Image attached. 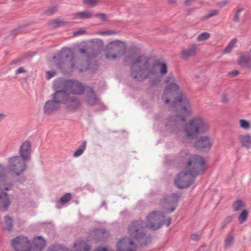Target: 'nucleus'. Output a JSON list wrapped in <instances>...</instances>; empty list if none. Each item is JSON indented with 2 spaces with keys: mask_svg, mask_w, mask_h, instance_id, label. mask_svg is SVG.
<instances>
[{
  "mask_svg": "<svg viewBox=\"0 0 251 251\" xmlns=\"http://www.w3.org/2000/svg\"><path fill=\"white\" fill-rule=\"evenodd\" d=\"M27 161L19 155H15L8 159L7 167L0 164V202L4 211L7 210L10 204L8 195L4 191L10 190L13 185L7 180V171L8 170L13 176H19L16 181L23 183L26 179L22 173L26 170Z\"/></svg>",
  "mask_w": 251,
  "mask_h": 251,
  "instance_id": "nucleus-1",
  "label": "nucleus"
},
{
  "mask_svg": "<svg viewBox=\"0 0 251 251\" xmlns=\"http://www.w3.org/2000/svg\"><path fill=\"white\" fill-rule=\"evenodd\" d=\"M150 60L151 57L145 55H139L134 59L133 55L129 54L124 58L125 62L131 63L129 70L131 77L138 82L146 80L151 75H159V68L161 75H164L167 73L168 68L165 63L155 60L150 68Z\"/></svg>",
  "mask_w": 251,
  "mask_h": 251,
  "instance_id": "nucleus-2",
  "label": "nucleus"
},
{
  "mask_svg": "<svg viewBox=\"0 0 251 251\" xmlns=\"http://www.w3.org/2000/svg\"><path fill=\"white\" fill-rule=\"evenodd\" d=\"M209 129V125L203 119L200 117L193 118L185 124L183 128L186 138L195 139L193 147L201 152L208 151L212 145V142L209 136L199 137L200 135L207 132Z\"/></svg>",
  "mask_w": 251,
  "mask_h": 251,
  "instance_id": "nucleus-3",
  "label": "nucleus"
},
{
  "mask_svg": "<svg viewBox=\"0 0 251 251\" xmlns=\"http://www.w3.org/2000/svg\"><path fill=\"white\" fill-rule=\"evenodd\" d=\"M145 224L143 221H135L132 223L128 228L130 238L128 239L126 244V239H122L117 244L116 247L118 251H136L138 246L143 247L147 246L151 242V237L147 235L144 231Z\"/></svg>",
  "mask_w": 251,
  "mask_h": 251,
  "instance_id": "nucleus-4",
  "label": "nucleus"
},
{
  "mask_svg": "<svg viewBox=\"0 0 251 251\" xmlns=\"http://www.w3.org/2000/svg\"><path fill=\"white\" fill-rule=\"evenodd\" d=\"M171 106L181 115L168 117L165 126L172 133H177L179 130L181 123L185 122L186 117L191 114L190 104L186 97L180 94L175 98Z\"/></svg>",
  "mask_w": 251,
  "mask_h": 251,
  "instance_id": "nucleus-5",
  "label": "nucleus"
},
{
  "mask_svg": "<svg viewBox=\"0 0 251 251\" xmlns=\"http://www.w3.org/2000/svg\"><path fill=\"white\" fill-rule=\"evenodd\" d=\"M180 161L186 164V168L193 176L202 175L206 169V161L202 156L192 155L185 151L179 153Z\"/></svg>",
  "mask_w": 251,
  "mask_h": 251,
  "instance_id": "nucleus-6",
  "label": "nucleus"
},
{
  "mask_svg": "<svg viewBox=\"0 0 251 251\" xmlns=\"http://www.w3.org/2000/svg\"><path fill=\"white\" fill-rule=\"evenodd\" d=\"M52 59L55 60L57 67L65 73L72 72L75 67L74 55L69 49L62 48L57 56L53 55Z\"/></svg>",
  "mask_w": 251,
  "mask_h": 251,
  "instance_id": "nucleus-7",
  "label": "nucleus"
},
{
  "mask_svg": "<svg viewBox=\"0 0 251 251\" xmlns=\"http://www.w3.org/2000/svg\"><path fill=\"white\" fill-rule=\"evenodd\" d=\"M126 51V44L123 41L115 40L108 44L105 49V56L110 60L124 55Z\"/></svg>",
  "mask_w": 251,
  "mask_h": 251,
  "instance_id": "nucleus-8",
  "label": "nucleus"
},
{
  "mask_svg": "<svg viewBox=\"0 0 251 251\" xmlns=\"http://www.w3.org/2000/svg\"><path fill=\"white\" fill-rule=\"evenodd\" d=\"M181 196V194L179 192L165 194L159 200V204L164 209L166 212H173L177 207Z\"/></svg>",
  "mask_w": 251,
  "mask_h": 251,
  "instance_id": "nucleus-9",
  "label": "nucleus"
},
{
  "mask_svg": "<svg viewBox=\"0 0 251 251\" xmlns=\"http://www.w3.org/2000/svg\"><path fill=\"white\" fill-rule=\"evenodd\" d=\"M57 87L64 88L70 94L82 95L87 87L75 79H65L58 81Z\"/></svg>",
  "mask_w": 251,
  "mask_h": 251,
  "instance_id": "nucleus-10",
  "label": "nucleus"
},
{
  "mask_svg": "<svg viewBox=\"0 0 251 251\" xmlns=\"http://www.w3.org/2000/svg\"><path fill=\"white\" fill-rule=\"evenodd\" d=\"M164 218L165 215L163 212L158 210L153 211L147 217V224L145 223V227L147 226L152 231L156 230L162 226Z\"/></svg>",
  "mask_w": 251,
  "mask_h": 251,
  "instance_id": "nucleus-11",
  "label": "nucleus"
},
{
  "mask_svg": "<svg viewBox=\"0 0 251 251\" xmlns=\"http://www.w3.org/2000/svg\"><path fill=\"white\" fill-rule=\"evenodd\" d=\"M195 177L196 176H193L188 170L182 171L176 176L175 184L180 189L187 188L194 182Z\"/></svg>",
  "mask_w": 251,
  "mask_h": 251,
  "instance_id": "nucleus-12",
  "label": "nucleus"
},
{
  "mask_svg": "<svg viewBox=\"0 0 251 251\" xmlns=\"http://www.w3.org/2000/svg\"><path fill=\"white\" fill-rule=\"evenodd\" d=\"M11 246L15 251H31L32 248V243L24 235H19L13 239Z\"/></svg>",
  "mask_w": 251,
  "mask_h": 251,
  "instance_id": "nucleus-13",
  "label": "nucleus"
},
{
  "mask_svg": "<svg viewBox=\"0 0 251 251\" xmlns=\"http://www.w3.org/2000/svg\"><path fill=\"white\" fill-rule=\"evenodd\" d=\"M56 88L58 86V81L56 82ZM61 90H56L52 95V99L56 102L59 105L60 104H65L67 99L68 98L70 94L64 88H61Z\"/></svg>",
  "mask_w": 251,
  "mask_h": 251,
  "instance_id": "nucleus-14",
  "label": "nucleus"
},
{
  "mask_svg": "<svg viewBox=\"0 0 251 251\" xmlns=\"http://www.w3.org/2000/svg\"><path fill=\"white\" fill-rule=\"evenodd\" d=\"M100 51V48L97 45H92L87 49L80 48L79 52L81 54H86L88 59L95 58L99 55Z\"/></svg>",
  "mask_w": 251,
  "mask_h": 251,
  "instance_id": "nucleus-15",
  "label": "nucleus"
},
{
  "mask_svg": "<svg viewBox=\"0 0 251 251\" xmlns=\"http://www.w3.org/2000/svg\"><path fill=\"white\" fill-rule=\"evenodd\" d=\"M64 105L66 106L67 109L71 111H74L77 110L81 106V102L79 98L69 95Z\"/></svg>",
  "mask_w": 251,
  "mask_h": 251,
  "instance_id": "nucleus-16",
  "label": "nucleus"
},
{
  "mask_svg": "<svg viewBox=\"0 0 251 251\" xmlns=\"http://www.w3.org/2000/svg\"><path fill=\"white\" fill-rule=\"evenodd\" d=\"M86 92V101L89 105L94 106L99 102L100 99L97 97L93 87L87 86Z\"/></svg>",
  "mask_w": 251,
  "mask_h": 251,
  "instance_id": "nucleus-17",
  "label": "nucleus"
},
{
  "mask_svg": "<svg viewBox=\"0 0 251 251\" xmlns=\"http://www.w3.org/2000/svg\"><path fill=\"white\" fill-rule=\"evenodd\" d=\"M31 143L29 141H25L20 146L19 150L20 155L19 156L26 160H29L31 158Z\"/></svg>",
  "mask_w": 251,
  "mask_h": 251,
  "instance_id": "nucleus-18",
  "label": "nucleus"
},
{
  "mask_svg": "<svg viewBox=\"0 0 251 251\" xmlns=\"http://www.w3.org/2000/svg\"><path fill=\"white\" fill-rule=\"evenodd\" d=\"M60 108V106L52 99L45 102L43 107L44 113L47 115H50L59 110Z\"/></svg>",
  "mask_w": 251,
  "mask_h": 251,
  "instance_id": "nucleus-19",
  "label": "nucleus"
},
{
  "mask_svg": "<svg viewBox=\"0 0 251 251\" xmlns=\"http://www.w3.org/2000/svg\"><path fill=\"white\" fill-rule=\"evenodd\" d=\"M179 89V86L175 82L167 84L165 87L164 91L162 96V99L164 100L165 104H168L170 100L169 98L170 95L173 91H176Z\"/></svg>",
  "mask_w": 251,
  "mask_h": 251,
  "instance_id": "nucleus-20",
  "label": "nucleus"
},
{
  "mask_svg": "<svg viewBox=\"0 0 251 251\" xmlns=\"http://www.w3.org/2000/svg\"><path fill=\"white\" fill-rule=\"evenodd\" d=\"M237 61L239 65L251 70V55L249 52L241 54L238 57Z\"/></svg>",
  "mask_w": 251,
  "mask_h": 251,
  "instance_id": "nucleus-21",
  "label": "nucleus"
},
{
  "mask_svg": "<svg viewBox=\"0 0 251 251\" xmlns=\"http://www.w3.org/2000/svg\"><path fill=\"white\" fill-rule=\"evenodd\" d=\"M46 245V241L42 236L35 237L32 243L33 251H42Z\"/></svg>",
  "mask_w": 251,
  "mask_h": 251,
  "instance_id": "nucleus-22",
  "label": "nucleus"
},
{
  "mask_svg": "<svg viewBox=\"0 0 251 251\" xmlns=\"http://www.w3.org/2000/svg\"><path fill=\"white\" fill-rule=\"evenodd\" d=\"M198 46L196 44H192L189 48L183 50L181 51V56L184 59H187L195 55L197 50Z\"/></svg>",
  "mask_w": 251,
  "mask_h": 251,
  "instance_id": "nucleus-23",
  "label": "nucleus"
},
{
  "mask_svg": "<svg viewBox=\"0 0 251 251\" xmlns=\"http://www.w3.org/2000/svg\"><path fill=\"white\" fill-rule=\"evenodd\" d=\"M74 247L75 251H90V247L84 241H79L76 243Z\"/></svg>",
  "mask_w": 251,
  "mask_h": 251,
  "instance_id": "nucleus-24",
  "label": "nucleus"
},
{
  "mask_svg": "<svg viewBox=\"0 0 251 251\" xmlns=\"http://www.w3.org/2000/svg\"><path fill=\"white\" fill-rule=\"evenodd\" d=\"M240 140L242 147L246 148L251 147V136L248 134L240 135Z\"/></svg>",
  "mask_w": 251,
  "mask_h": 251,
  "instance_id": "nucleus-25",
  "label": "nucleus"
},
{
  "mask_svg": "<svg viewBox=\"0 0 251 251\" xmlns=\"http://www.w3.org/2000/svg\"><path fill=\"white\" fill-rule=\"evenodd\" d=\"M93 15L92 12L83 11L75 13L74 18L75 19H87L91 18Z\"/></svg>",
  "mask_w": 251,
  "mask_h": 251,
  "instance_id": "nucleus-26",
  "label": "nucleus"
},
{
  "mask_svg": "<svg viewBox=\"0 0 251 251\" xmlns=\"http://www.w3.org/2000/svg\"><path fill=\"white\" fill-rule=\"evenodd\" d=\"M29 24H23L21 25L18 26L17 28L14 29L11 31L10 33V36L13 35L14 37L15 36L18 34L22 33L24 32V29L26 27H27L28 25H29Z\"/></svg>",
  "mask_w": 251,
  "mask_h": 251,
  "instance_id": "nucleus-27",
  "label": "nucleus"
},
{
  "mask_svg": "<svg viewBox=\"0 0 251 251\" xmlns=\"http://www.w3.org/2000/svg\"><path fill=\"white\" fill-rule=\"evenodd\" d=\"M154 76V77L153 78L150 79L149 80L150 86L151 87L157 86L161 81L162 76L160 75H156Z\"/></svg>",
  "mask_w": 251,
  "mask_h": 251,
  "instance_id": "nucleus-28",
  "label": "nucleus"
},
{
  "mask_svg": "<svg viewBox=\"0 0 251 251\" xmlns=\"http://www.w3.org/2000/svg\"><path fill=\"white\" fill-rule=\"evenodd\" d=\"M33 56L32 53L29 52L26 53L22 54L19 57L14 59L11 62L12 64H15L20 63L24 59H25L28 57H31Z\"/></svg>",
  "mask_w": 251,
  "mask_h": 251,
  "instance_id": "nucleus-29",
  "label": "nucleus"
},
{
  "mask_svg": "<svg viewBox=\"0 0 251 251\" xmlns=\"http://www.w3.org/2000/svg\"><path fill=\"white\" fill-rule=\"evenodd\" d=\"M248 215L249 212L247 210L244 209L242 211L238 217V220L240 224H243L247 221Z\"/></svg>",
  "mask_w": 251,
  "mask_h": 251,
  "instance_id": "nucleus-30",
  "label": "nucleus"
},
{
  "mask_svg": "<svg viewBox=\"0 0 251 251\" xmlns=\"http://www.w3.org/2000/svg\"><path fill=\"white\" fill-rule=\"evenodd\" d=\"M4 223L5 225V229L9 231H11L13 227L12 219L8 216H5L4 218Z\"/></svg>",
  "mask_w": 251,
  "mask_h": 251,
  "instance_id": "nucleus-31",
  "label": "nucleus"
},
{
  "mask_svg": "<svg viewBox=\"0 0 251 251\" xmlns=\"http://www.w3.org/2000/svg\"><path fill=\"white\" fill-rule=\"evenodd\" d=\"M86 146V141H83L82 143L80 146H79L78 148L76 150V151L74 153V156L78 157L82 154V153L84 151Z\"/></svg>",
  "mask_w": 251,
  "mask_h": 251,
  "instance_id": "nucleus-32",
  "label": "nucleus"
},
{
  "mask_svg": "<svg viewBox=\"0 0 251 251\" xmlns=\"http://www.w3.org/2000/svg\"><path fill=\"white\" fill-rule=\"evenodd\" d=\"M65 23L63 20L61 19H55L51 21L49 23V25L54 28H57L62 26Z\"/></svg>",
  "mask_w": 251,
  "mask_h": 251,
  "instance_id": "nucleus-33",
  "label": "nucleus"
},
{
  "mask_svg": "<svg viewBox=\"0 0 251 251\" xmlns=\"http://www.w3.org/2000/svg\"><path fill=\"white\" fill-rule=\"evenodd\" d=\"M72 195L70 193H66L62 196L58 202V203L61 204H65L66 203L68 202L71 200Z\"/></svg>",
  "mask_w": 251,
  "mask_h": 251,
  "instance_id": "nucleus-34",
  "label": "nucleus"
},
{
  "mask_svg": "<svg viewBox=\"0 0 251 251\" xmlns=\"http://www.w3.org/2000/svg\"><path fill=\"white\" fill-rule=\"evenodd\" d=\"M48 251H69V249L60 245H53L50 247Z\"/></svg>",
  "mask_w": 251,
  "mask_h": 251,
  "instance_id": "nucleus-35",
  "label": "nucleus"
},
{
  "mask_svg": "<svg viewBox=\"0 0 251 251\" xmlns=\"http://www.w3.org/2000/svg\"><path fill=\"white\" fill-rule=\"evenodd\" d=\"M244 206V204L241 200L235 201L232 204V207L234 211L240 210Z\"/></svg>",
  "mask_w": 251,
  "mask_h": 251,
  "instance_id": "nucleus-36",
  "label": "nucleus"
},
{
  "mask_svg": "<svg viewBox=\"0 0 251 251\" xmlns=\"http://www.w3.org/2000/svg\"><path fill=\"white\" fill-rule=\"evenodd\" d=\"M240 126L244 129H249L251 128V124L250 122L245 119H241L239 121Z\"/></svg>",
  "mask_w": 251,
  "mask_h": 251,
  "instance_id": "nucleus-37",
  "label": "nucleus"
},
{
  "mask_svg": "<svg viewBox=\"0 0 251 251\" xmlns=\"http://www.w3.org/2000/svg\"><path fill=\"white\" fill-rule=\"evenodd\" d=\"M210 36V34L208 32H202L200 34L197 38L198 41H205L209 39Z\"/></svg>",
  "mask_w": 251,
  "mask_h": 251,
  "instance_id": "nucleus-38",
  "label": "nucleus"
},
{
  "mask_svg": "<svg viewBox=\"0 0 251 251\" xmlns=\"http://www.w3.org/2000/svg\"><path fill=\"white\" fill-rule=\"evenodd\" d=\"M218 13H219V11L218 10H212L208 14L203 16L202 17V20H205L208 19L212 17L217 15L218 14Z\"/></svg>",
  "mask_w": 251,
  "mask_h": 251,
  "instance_id": "nucleus-39",
  "label": "nucleus"
},
{
  "mask_svg": "<svg viewBox=\"0 0 251 251\" xmlns=\"http://www.w3.org/2000/svg\"><path fill=\"white\" fill-rule=\"evenodd\" d=\"M233 218V216H227L224 220L223 223H222L221 226L220 227L221 230H223L225 226L228 225L229 223H230Z\"/></svg>",
  "mask_w": 251,
  "mask_h": 251,
  "instance_id": "nucleus-40",
  "label": "nucleus"
},
{
  "mask_svg": "<svg viewBox=\"0 0 251 251\" xmlns=\"http://www.w3.org/2000/svg\"><path fill=\"white\" fill-rule=\"evenodd\" d=\"M245 9V8L243 7H240L237 9V10L236 11L234 17H233V21L236 23H238L239 22V17L240 15V13L241 11H243Z\"/></svg>",
  "mask_w": 251,
  "mask_h": 251,
  "instance_id": "nucleus-41",
  "label": "nucleus"
},
{
  "mask_svg": "<svg viewBox=\"0 0 251 251\" xmlns=\"http://www.w3.org/2000/svg\"><path fill=\"white\" fill-rule=\"evenodd\" d=\"M57 7L56 6H52L51 7L46 10L44 12V14L50 16L53 14L55 12L57 11Z\"/></svg>",
  "mask_w": 251,
  "mask_h": 251,
  "instance_id": "nucleus-42",
  "label": "nucleus"
},
{
  "mask_svg": "<svg viewBox=\"0 0 251 251\" xmlns=\"http://www.w3.org/2000/svg\"><path fill=\"white\" fill-rule=\"evenodd\" d=\"M175 80L176 79L174 75L172 73H170L165 80V83L168 84L171 83L175 82Z\"/></svg>",
  "mask_w": 251,
  "mask_h": 251,
  "instance_id": "nucleus-43",
  "label": "nucleus"
},
{
  "mask_svg": "<svg viewBox=\"0 0 251 251\" xmlns=\"http://www.w3.org/2000/svg\"><path fill=\"white\" fill-rule=\"evenodd\" d=\"M83 2L90 6H95L98 3L97 0H83Z\"/></svg>",
  "mask_w": 251,
  "mask_h": 251,
  "instance_id": "nucleus-44",
  "label": "nucleus"
},
{
  "mask_svg": "<svg viewBox=\"0 0 251 251\" xmlns=\"http://www.w3.org/2000/svg\"><path fill=\"white\" fill-rule=\"evenodd\" d=\"M233 241V237L232 236H229L226 238V239L225 240V247L228 248L230 247L231 244Z\"/></svg>",
  "mask_w": 251,
  "mask_h": 251,
  "instance_id": "nucleus-45",
  "label": "nucleus"
},
{
  "mask_svg": "<svg viewBox=\"0 0 251 251\" xmlns=\"http://www.w3.org/2000/svg\"><path fill=\"white\" fill-rule=\"evenodd\" d=\"M95 16L100 18L102 21H108V19L106 15L104 13H98L95 15Z\"/></svg>",
  "mask_w": 251,
  "mask_h": 251,
  "instance_id": "nucleus-46",
  "label": "nucleus"
},
{
  "mask_svg": "<svg viewBox=\"0 0 251 251\" xmlns=\"http://www.w3.org/2000/svg\"><path fill=\"white\" fill-rule=\"evenodd\" d=\"M117 31L114 30H109L106 31H102L100 32V34L102 35H113V34H117Z\"/></svg>",
  "mask_w": 251,
  "mask_h": 251,
  "instance_id": "nucleus-47",
  "label": "nucleus"
},
{
  "mask_svg": "<svg viewBox=\"0 0 251 251\" xmlns=\"http://www.w3.org/2000/svg\"><path fill=\"white\" fill-rule=\"evenodd\" d=\"M239 73H240L239 71L234 70H233V71L229 72L228 75L230 77H233L236 76L237 75H238V74H239Z\"/></svg>",
  "mask_w": 251,
  "mask_h": 251,
  "instance_id": "nucleus-48",
  "label": "nucleus"
},
{
  "mask_svg": "<svg viewBox=\"0 0 251 251\" xmlns=\"http://www.w3.org/2000/svg\"><path fill=\"white\" fill-rule=\"evenodd\" d=\"M86 33V31L85 30H78L77 31H75L73 32V35L74 36H77L79 35L84 34Z\"/></svg>",
  "mask_w": 251,
  "mask_h": 251,
  "instance_id": "nucleus-49",
  "label": "nucleus"
},
{
  "mask_svg": "<svg viewBox=\"0 0 251 251\" xmlns=\"http://www.w3.org/2000/svg\"><path fill=\"white\" fill-rule=\"evenodd\" d=\"M47 74L48 75H47L48 79H50V78H51L52 77H53V76H54L55 75L56 72H55V71H48L47 72Z\"/></svg>",
  "mask_w": 251,
  "mask_h": 251,
  "instance_id": "nucleus-50",
  "label": "nucleus"
},
{
  "mask_svg": "<svg viewBox=\"0 0 251 251\" xmlns=\"http://www.w3.org/2000/svg\"><path fill=\"white\" fill-rule=\"evenodd\" d=\"M222 101L225 103H227L229 101V99L226 94H223L222 96Z\"/></svg>",
  "mask_w": 251,
  "mask_h": 251,
  "instance_id": "nucleus-51",
  "label": "nucleus"
},
{
  "mask_svg": "<svg viewBox=\"0 0 251 251\" xmlns=\"http://www.w3.org/2000/svg\"><path fill=\"white\" fill-rule=\"evenodd\" d=\"M237 42V39L236 38L233 39L228 44L229 48H232L235 43Z\"/></svg>",
  "mask_w": 251,
  "mask_h": 251,
  "instance_id": "nucleus-52",
  "label": "nucleus"
},
{
  "mask_svg": "<svg viewBox=\"0 0 251 251\" xmlns=\"http://www.w3.org/2000/svg\"><path fill=\"white\" fill-rule=\"evenodd\" d=\"M199 251H210V248L209 247L202 246L200 248Z\"/></svg>",
  "mask_w": 251,
  "mask_h": 251,
  "instance_id": "nucleus-53",
  "label": "nucleus"
},
{
  "mask_svg": "<svg viewBox=\"0 0 251 251\" xmlns=\"http://www.w3.org/2000/svg\"><path fill=\"white\" fill-rule=\"evenodd\" d=\"M171 218L170 217L167 219L165 221L163 220V224L166 225L167 226H169L171 224Z\"/></svg>",
  "mask_w": 251,
  "mask_h": 251,
  "instance_id": "nucleus-54",
  "label": "nucleus"
},
{
  "mask_svg": "<svg viewBox=\"0 0 251 251\" xmlns=\"http://www.w3.org/2000/svg\"><path fill=\"white\" fill-rule=\"evenodd\" d=\"M25 70L24 69L23 67H20L16 71V74H19L23 73H25Z\"/></svg>",
  "mask_w": 251,
  "mask_h": 251,
  "instance_id": "nucleus-55",
  "label": "nucleus"
},
{
  "mask_svg": "<svg viewBox=\"0 0 251 251\" xmlns=\"http://www.w3.org/2000/svg\"><path fill=\"white\" fill-rule=\"evenodd\" d=\"M191 238L193 240L198 241L199 239V237L198 235H197L196 234H193L191 235Z\"/></svg>",
  "mask_w": 251,
  "mask_h": 251,
  "instance_id": "nucleus-56",
  "label": "nucleus"
},
{
  "mask_svg": "<svg viewBox=\"0 0 251 251\" xmlns=\"http://www.w3.org/2000/svg\"><path fill=\"white\" fill-rule=\"evenodd\" d=\"M94 251H108V249L106 247H99Z\"/></svg>",
  "mask_w": 251,
  "mask_h": 251,
  "instance_id": "nucleus-57",
  "label": "nucleus"
},
{
  "mask_svg": "<svg viewBox=\"0 0 251 251\" xmlns=\"http://www.w3.org/2000/svg\"><path fill=\"white\" fill-rule=\"evenodd\" d=\"M196 1V0H185L184 1V5L186 6L190 5V3L192 2Z\"/></svg>",
  "mask_w": 251,
  "mask_h": 251,
  "instance_id": "nucleus-58",
  "label": "nucleus"
},
{
  "mask_svg": "<svg viewBox=\"0 0 251 251\" xmlns=\"http://www.w3.org/2000/svg\"><path fill=\"white\" fill-rule=\"evenodd\" d=\"M227 4V2L226 1H224L219 2L218 3V5L219 6L222 7L226 6Z\"/></svg>",
  "mask_w": 251,
  "mask_h": 251,
  "instance_id": "nucleus-59",
  "label": "nucleus"
},
{
  "mask_svg": "<svg viewBox=\"0 0 251 251\" xmlns=\"http://www.w3.org/2000/svg\"><path fill=\"white\" fill-rule=\"evenodd\" d=\"M231 48H229V46L227 45V47L224 50V52L228 53L231 51Z\"/></svg>",
  "mask_w": 251,
  "mask_h": 251,
  "instance_id": "nucleus-60",
  "label": "nucleus"
},
{
  "mask_svg": "<svg viewBox=\"0 0 251 251\" xmlns=\"http://www.w3.org/2000/svg\"><path fill=\"white\" fill-rule=\"evenodd\" d=\"M195 10V8H190L186 10L187 14L189 15L193 12Z\"/></svg>",
  "mask_w": 251,
  "mask_h": 251,
  "instance_id": "nucleus-61",
  "label": "nucleus"
},
{
  "mask_svg": "<svg viewBox=\"0 0 251 251\" xmlns=\"http://www.w3.org/2000/svg\"><path fill=\"white\" fill-rule=\"evenodd\" d=\"M168 2L170 4H176V0H168Z\"/></svg>",
  "mask_w": 251,
  "mask_h": 251,
  "instance_id": "nucleus-62",
  "label": "nucleus"
},
{
  "mask_svg": "<svg viewBox=\"0 0 251 251\" xmlns=\"http://www.w3.org/2000/svg\"><path fill=\"white\" fill-rule=\"evenodd\" d=\"M5 117V115L3 113H0V122Z\"/></svg>",
  "mask_w": 251,
  "mask_h": 251,
  "instance_id": "nucleus-63",
  "label": "nucleus"
},
{
  "mask_svg": "<svg viewBox=\"0 0 251 251\" xmlns=\"http://www.w3.org/2000/svg\"><path fill=\"white\" fill-rule=\"evenodd\" d=\"M99 232L101 234H104L106 232V230L105 229H99Z\"/></svg>",
  "mask_w": 251,
  "mask_h": 251,
  "instance_id": "nucleus-64",
  "label": "nucleus"
}]
</instances>
